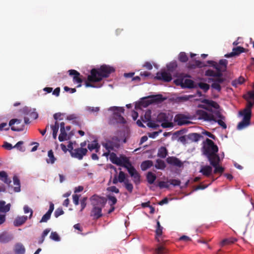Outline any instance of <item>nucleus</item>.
<instances>
[{
  "label": "nucleus",
  "mask_w": 254,
  "mask_h": 254,
  "mask_svg": "<svg viewBox=\"0 0 254 254\" xmlns=\"http://www.w3.org/2000/svg\"><path fill=\"white\" fill-rule=\"evenodd\" d=\"M168 120V117L167 114L164 113H160L157 117V121L160 123L167 122Z\"/></svg>",
  "instance_id": "35"
},
{
  "label": "nucleus",
  "mask_w": 254,
  "mask_h": 254,
  "mask_svg": "<svg viewBox=\"0 0 254 254\" xmlns=\"http://www.w3.org/2000/svg\"><path fill=\"white\" fill-rule=\"evenodd\" d=\"M179 60L182 63H186L188 61V57L185 52H181L179 55Z\"/></svg>",
  "instance_id": "46"
},
{
  "label": "nucleus",
  "mask_w": 254,
  "mask_h": 254,
  "mask_svg": "<svg viewBox=\"0 0 254 254\" xmlns=\"http://www.w3.org/2000/svg\"><path fill=\"white\" fill-rule=\"evenodd\" d=\"M64 213V212L62 208H57L55 212H54V215L55 217L58 218L60 215H63Z\"/></svg>",
  "instance_id": "54"
},
{
  "label": "nucleus",
  "mask_w": 254,
  "mask_h": 254,
  "mask_svg": "<svg viewBox=\"0 0 254 254\" xmlns=\"http://www.w3.org/2000/svg\"><path fill=\"white\" fill-rule=\"evenodd\" d=\"M61 133L59 136V140L62 142L64 140H67L70 139L71 135H67L65 129L60 130Z\"/></svg>",
  "instance_id": "23"
},
{
  "label": "nucleus",
  "mask_w": 254,
  "mask_h": 254,
  "mask_svg": "<svg viewBox=\"0 0 254 254\" xmlns=\"http://www.w3.org/2000/svg\"><path fill=\"white\" fill-rule=\"evenodd\" d=\"M188 137L192 141L197 142L202 138L203 136L197 133H191L189 134Z\"/></svg>",
  "instance_id": "31"
},
{
  "label": "nucleus",
  "mask_w": 254,
  "mask_h": 254,
  "mask_svg": "<svg viewBox=\"0 0 254 254\" xmlns=\"http://www.w3.org/2000/svg\"><path fill=\"white\" fill-rule=\"evenodd\" d=\"M5 202L3 200H1V213H6L10 210L11 204L10 203H8L5 204Z\"/></svg>",
  "instance_id": "30"
},
{
  "label": "nucleus",
  "mask_w": 254,
  "mask_h": 254,
  "mask_svg": "<svg viewBox=\"0 0 254 254\" xmlns=\"http://www.w3.org/2000/svg\"><path fill=\"white\" fill-rule=\"evenodd\" d=\"M114 114L115 118L118 120L119 122L123 124L126 123L125 119L123 116H121L120 113L118 112H115Z\"/></svg>",
  "instance_id": "47"
},
{
  "label": "nucleus",
  "mask_w": 254,
  "mask_h": 254,
  "mask_svg": "<svg viewBox=\"0 0 254 254\" xmlns=\"http://www.w3.org/2000/svg\"><path fill=\"white\" fill-rule=\"evenodd\" d=\"M203 143L202 150L204 155L207 156L211 153H218V147L212 140L206 138Z\"/></svg>",
  "instance_id": "5"
},
{
  "label": "nucleus",
  "mask_w": 254,
  "mask_h": 254,
  "mask_svg": "<svg viewBox=\"0 0 254 254\" xmlns=\"http://www.w3.org/2000/svg\"><path fill=\"white\" fill-rule=\"evenodd\" d=\"M150 100L148 101L149 102V104H151L153 103H160L164 101V98H163V96L161 94H158L156 95L152 96L150 97Z\"/></svg>",
  "instance_id": "24"
},
{
  "label": "nucleus",
  "mask_w": 254,
  "mask_h": 254,
  "mask_svg": "<svg viewBox=\"0 0 254 254\" xmlns=\"http://www.w3.org/2000/svg\"><path fill=\"white\" fill-rule=\"evenodd\" d=\"M120 161L121 164H119V166H121L125 168V166H128L131 163L129 160V159L126 156L122 155L120 157Z\"/></svg>",
  "instance_id": "28"
},
{
  "label": "nucleus",
  "mask_w": 254,
  "mask_h": 254,
  "mask_svg": "<svg viewBox=\"0 0 254 254\" xmlns=\"http://www.w3.org/2000/svg\"><path fill=\"white\" fill-rule=\"evenodd\" d=\"M2 147L8 150H10L14 148V146H12L11 144L6 141L4 142Z\"/></svg>",
  "instance_id": "62"
},
{
  "label": "nucleus",
  "mask_w": 254,
  "mask_h": 254,
  "mask_svg": "<svg viewBox=\"0 0 254 254\" xmlns=\"http://www.w3.org/2000/svg\"><path fill=\"white\" fill-rule=\"evenodd\" d=\"M25 249L24 246L21 243H17L15 246V254H24Z\"/></svg>",
  "instance_id": "27"
},
{
  "label": "nucleus",
  "mask_w": 254,
  "mask_h": 254,
  "mask_svg": "<svg viewBox=\"0 0 254 254\" xmlns=\"http://www.w3.org/2000/svg\"><path fill=\"white\" fill-rule=\"evenodd\" d=\"M183 81L184 78H179L175 80H174V83L177 86H181L182 88V86L183 85Z\"/></svg>",
  "instance_id": "58"
},
{
  "label": "nucleus",
  "mask_w": 254,
  "mask_h": 254,
  "mask_svg": "<svg viewBox=\"0 0 254 254\" xmlns=\"http://www.w3.org/2000/svg\"><path fill=\"white\" fill-rule=\"evenodd\" d=\"M155 79L159 80H162L164 82H170L172 80V77L170 73L164 70L158 72L156 73V76L155 77Z\"/></svg>",
  "instance_id": "11"
},
{
  "label": "nucleus",
  "mask_w": 254,
  "mask_h": 254,
  "mask_svg": "<svg viewBox=\"0 0 254 254\" xmlns=\"http://www.w3.org/2000/svg\"><path fill=\"white\" fill-rule=\"evenodd\" d=\"M23 144V142L22 141H18L15 145L14 146V148H17L18 150L21 151H24V149L21 146Z\"/></svg>",
  "instance_id": "61"
},
{
  "label": "nucleus",
  "mask_w": 254,
  "mask_h": 254,
  "mask_svg": "<svg viewBox=\"0 0 254 254\" xmlns=\"http://www.w3.org/2000/svg\"><path fill=\"white\" fill-rule=\"evenodd\" d=\"M167 68L169 71H172L177 66L176 63H171L167 65Z\"/></svg>",
  "instance_id": "59"
},
{
  "label": "nucleus",
  "mask_w": 254,
  "mask_h": 254,
  "mask_svg": "<svg viewBox=\"0 0 254 254\" xmlns=\"http://www.w3.org/2000/svg\"><path fill=\"white\" fill-rule=\"evenodd\" d=\"M219 65L220 66L222 69V73L225 71L227 68V65L228 64V61L226 59L220 60L219 62Z\"/></svg>",
  "instance_id": "42"
},
{
  "label": "nucleus",
  "mask_w": 254,
  "mask_h": 254,
  "mask_svg": "<svg viewBox=\"0 0 254 254\" xmlns=\"http://www.w3.org/2000/svg\"><path fill=\"white\" fill-rule=\"evenodd\" d=\"M115 70L113 67L103 64L99 68H93L91 70L90 75L87 77L88 80L90 82H99L103 78L109 77Z\"/></svg>",
  "instance_id": "2"
},
{
  "label": "nucleus",
  "mask_w": 254,
  "mask_h": 254,
  "mask_svg": "<svg viewBox=\"0 0 254 254\" xmlns=\"http://www.w3.org/2000/svg\"><path fill=\"white\" fill-rule=\"evenodd\" d=\"M1 181L6 185L8 191L9 192H18L20 191V182L17 176H14L13 177V185H14V187H13L11 185V180L10 178H8L7 173L4 171H1Z\"/></svg>",
  "instance_id": "3"
},
{
  "label": "nucleus",
  "mask_w": 254,
  "mask_h": 254,
  "mask_svg": "<svg viewBox=\"0 0 254 254\" xmlns=\"http://www.w3.org/2000/svg\"><path fill=\"white\" fill-rule=\"evenodd\" d=\"M246 50H247L244 48L238 46L234 48L231 53L225 55L224 57L229 58L234 56H239L240 54L246 52Z\"/></svg>",
  "instance_id": "14"
},
{
  "label": "nucleus",
  "mask_w": 254,
  "mask_h": 254,
  "mask_svg": "<svg viewBox=\"0 0 254 254\" xmlns=\"http://www.w3.org/2000/svg\"><path fill=\"white\" fill-rule=\"evenodd\" d=\"M222 73H220L218 71H214L212 69H207L205 72V75L207 76H211V77H219L222 76Z\"/></svg>",
  "instance_id": "26"
},
{
  "label": "nucleus",
  "mask_w": 254,
  "mask_h": 254,
  "mask_svg": "<svg viewBox=\"0 0 254 254\" xmlns=\"http://www.w3.org/2000/svg\"><path fill=\"white\" fill-rule=\"evenodd\" d=\"M199 87L200 88L202 89L204 92H206L210 88V86L209 84L203 82H199L197 85V87Z\"/></svg>",
  "instance_id": "45"
},
{
  "label": "nucleus",
  "mask_w": 254,
  "mask_h": 254,
  "mask_svg": "<svg viewBox=\"0 0 254 254\" xmlns=\"http://www.w3.org/2000/svg\"><path fill=\"white\" fill-rule=\"evenodd\" d=\"M88 148L90 151H92L93 149H96V151L100 148V145L96 141H94L93 143L88 144Z\"/></svg>",
  "instance_id": "41"
},
{
  "label": "nucleus",
  "mask_w": 254,
  "mask_h": 254,
  "mask_svg": "<svg viewBox=\"0 0 254 254\" xmlns=\"http://www.w3.org/2000/svg\"><path fill=\"white\" fill-rule=\"evenodd\" d=\"M168 155V151L166 147L164 146L160 147L158 150L157 156L161 158H165Z\"/></svg>",
  "instance_id": "22"
},
{
  "label": "nucleus",
  "mask_w": 254,
  "mask_h": 254,
  "mask_svg": "<svg viewBox=\"0 0 254 254\" xmlns=\"http://www.w3.org/2000/svg\"><path fill=\"white\" fill-rule=\"evenodd\" d=\"M237 240L234 238H230L228 239H225L223 240L220 245L221 247H224L225 245H228L234 243Z\"/></svg>",
  "instance_id": "33"
},
{
  "label": "nucleus",
  "mask_w": 254,
  "mask_h": 254,
  "mask_svg": "<svg viewBox=\"0 0 254 254\" xmlns=\"http://www.w3.org/2000/svg\"><path fill=\"white\" fill-rule=\"evenodd\" d=\"M206 66L205 64L200 61L196 60L194 62V64H191L189 63L188 65V67L191 69H194L196 67H202Z\"/></svg>",
  "instance_id": "25"
},
{
  "label": "nucleus",
  "mask_w": 254,
  "mask_h": 254,
  "mask_svg": "<svg viewBox=\"0 0 254 254\" xmlns=\"http://www.w3.org/2000/svg\"><path fill=\"white\" fill-rule=\"evenodd\" d=\"M207 63L210 64L215 69H216V71L222 73V69L221 68L220 66L219 65L218 63L213 61H208Z\"/></svg>",
  "instance_id": "40"
},
{
  "label": "nucleus",
  "mask_w": 254,
  "mask_h": 254,
  "mask_svg": "<svg viewBox=\"0 0 254 254\" xmlns=\"http://www.w3.org/2000/svg\"><path fill=\"white\" fill-rule=\"evenodd\" d=\"M48 156L49 159L46 160V162L48 164H54L56 160V158L54 156V152L52 150H50L48 152Z\"/></svg>",
  "instance_id": "34"
},
{
  "label": "nucleus",
  "mask_w": 254,
  "mask_h": 254,
  "mask_svg": "<svg viewBox=\"0 0 254 254\" xmlns=\"http://www.w3.org/2000/svg\"><path fill=\"white\" fill-rule=\"evenodd\" d=\"M13 239L12 235L6 231H4L1 234V243H7Z\"/></svg>",
  "instance_id": "18"
},
{
  "label": "nucleus",
  "mask_w": 254,
  "mask_h": 254,
  "mask_svg": "<svg viewBox=\"0 0 254 254\" xmlns=\"http://www.w3.org/2000/svg\"><path fill=\"white\" fill-rule=\"evenodd\" d=\"M51 127L53 130V136L54 139H56L57 133L59 128V124L56 121L54 125H52Z\"/></svg>",
  "instance_id": "38"
},
{
  "label": "nucleus",
  "mask_w": 254,
  "mask_h": 254,
  "mask_svg": "<svg viewBox=\"0 0 254 254\" xmlns=\"http://www.w3.org/2000/svg\"><path fill=\"white\" fill-rule=\"evenodd\" d=\"M166 162L171 165L178 167H181L183 165V163L179 159L174 156L168 157L166 159Z\"/></svg>",
  "instance_id": "16"
},
{
  "label": "nucleus",
  "mask_w": 254,
  "mask_h": 254,
  "mask_svg": "<svg viewBox=\"0 0 254 254\" xmlns=\"http://www.w3.org/2000/svg\"><path fill=\"white\" fill-rule=\"evenodd\" d=\"M125 188L130 192L131 193L133 190V187L131 183H130L128 179L126 180L124 183Z\"/></svg>",
  "instance_id": "44"
},
{
  "label": "nucleus",
  "mask_w": 254,
  "mask_h": 254,
  "mask_svg": "<svg viewBox=\"0 0 254 254\" xmlns=\"http://www.w3.org/2000/svg\"><path fill=\"white\" fill-rule=\"evenodd\" d=\"M146 179L148 183L149 184H152L154 183L155 180H156V176L151 172H149L147 174Z\"/></svg>",
  "instance_id": "37"
},
{
  "label": "nucleus",
  "mask_w": 254,
  "mask_h": 254,
  "mask_svg": "<svg viewBox=\"0 0 254 254\" xmlns=\"http://www.w3.org/2000/svg\"><path fill=\"white\" fill-rule=\"evenodd\" d=\"M107 198L109 200V204L110 205H114L117 202V199L115 196L111 195H108Z\"/></svg>",
  "instance_id": "49"
},
{
  "label": "nucleus",
  "mask_w": 254,
  "mask_h": 254,
  "mask_svg": "<svg viewBox=\"0 0 254 254\" xmlns=\"http://www.w3.org/2000/svg\"><path fill=\"white\" fill-rule=\"evenodd\" d=\"M72 157L77 158L78 160H82L84 156H85L88 152L86 148H77L71 151Z\"/></svg>",
  "instance_id": "9"
},
{
  "label": "nucleus",
  "mask_w": 254,
  "mask_h": 254,
  "mask_svg": "<svg viewBox=\"0 0 254 254\" xmlns=\"http://www.w3.org/2000/svg\"><path fill=\"white\" fill-rule=\"evenodd\" d=\"M107 190L112 192L118 193L120 192L119 190L115 186H111L107 188Z\"/></svg>",
  "instance_id": "57"
},
{
  "label": "nucleus",
  "mask_w": 254,
  "mask_h": 254,
  "mask_svg": "<svg viewBox=\"0 0 254 254\" xmlns=\"http://www.w3.org/2000/svg\"><path fill=\"white\" fill-rule=\"evenodd\" d=\"M168 250L163 245H158L155 250L156 254H165L168 253Z\"/></svg>",
  "instance_id": "39"
},
{
  "label": "nucleus",
  "mask_w": 254,
  "mask_h": 254,
  "mask_svg": "<svg viewBox=\"0 0 254 254\" xmlns=\"http://www.w3.org/2000/svg\"><path fill=\"white\" fill-rule=\"evenodd\" d=\"M196 88H197V84H195L193 80L189 79H184L182 88L191 89Z\"/></svg>",
  "instance_id": "19"
},
{
  "label": "nucleus",
  "mask_w": 254,
  "mask_h": 254,
  "mask_svg": "<svg viewBox=\"0 0 254 254\" xmlns=\"http://www.w3.org/2000/svg\"><path fill=\"white\" fill-rule=\"evenodd\" d=\"M151 111L148 110L146 111L144 114V118H142V121L143 122H149L151 120Z\"/></svg>",
  "instance_id": "51"
},
{
  "label": "nucleus",
  "mask_w": 254,
  "mask_h": 254,
  "mask_svg": "<svg viewBox=\"0 0 254 254\" xmlns=\"http://www.w3.org/2000/svg\"><path fill=\"white\" fill-rule=\"evenodd\" d=\"M50 238L53 240L58 241L60 240V237L56 232H52L50 235Z\"/></svg>",
  "instance_id": "55"
},
{
  "label": "nucleus",
  "mask_w": 254,
  "mask_h": 254,
  "mask_svg": "<svg viewBox=\"0 0 254 254\" xmlns=\"http://www.w3.org/2000/svg\"><path fill=\"white\" fill-rule=\"evenodd\" d=\"M212 171V167L210 166L206 165L202 166L199 172L206 177H209L211 174Z\"/></svg>",
  "instance_id": "20"
},
{
  "label": "nucleus",
  "mask_w": 254,
  "mask_h": 254,
  "mask_svg": "<svg viewBox=\"0 0 254 254\" xmlns=\"http://www.w3.org/2000/svg\"><path fill=\"white\" fill-rule=\"evenodd\" d=\"M31 111L32 110L27 107H25L21 110L22 112L26 115H29L30 113L31 112Z\"/></svg>",
  "instance_id": "64"
},
{
  "label": "nucleus",
  "mask_w": 254,
  "mask_h": 254,
  "mask_svg": "<svg viewBox=\"0 0 254 254\" xmlns=\"http://www.w3.org/2000/svg\"><path fill=\"white\" fill-rule=\"evenodd\" d=\"M241 115L244 116V117L242 121L240 122L237 126V128L238 130H242L247 127L248 126L250 125L251 122V116H248L245 114Z\"/></svg>",
  "instance_id": "12"
},
{
  "label": "nucleus",
  "mask_w": 254,
  "mask_h": 254,
  "mask_svg": "<svg viewBox=\"0 0 254 254\" xmlns=\"http://www.w3.org/2000/svg\"><path fill=\"white\" fill-rule=\"evenodd\" d=\"M87 110L91 113L98 112L100 110L99 107H87L86 108Z\"/></svg>",
  "instance_id": "60"
},
{
  "label": "nucleus",
  "mask_w": 254,
  "mask_h": 254,
  "mask_svg": "<svg viewBox=\"0 0 254 254\" xmlns=\"http://www.w3.org/2000/svg\"><path fill=\"white\" fill-rule=\"evenodd\" d=\"M247 104L246 107L244 109L243 112H240V114H245L248 116H251L252 115V108L254 105V102L251 101H247Z\"/></svg>",
  "instance_id": "17"
},
{
  "label": "nucleus",
  "mask_w": 254,
  "mask_h": 254,
  "mask_svg": "<svg viewBox=\"0 0 254 254\" xmlns=\"http://www.w3.org/2000/svg\"><path fill=\"white\" fill-rule=\"evenodd\" d=\"M9 127L13 131H21L24 129L25 125L22 123L21 120L13 119L9 121L8 126L6 129H9Z\"/></svg>",
  "instance_id": "7"
},
{
  "label": "nucleus",
  "mask_w": 254,
  "mask_h": 254,
  "mask_svg": "<svg viewBox=\"0 0 254 254\" xmlns=\"http://www.w3.org/2000/svg\"><path fill=\"white\" fill-rule=\"evenodd\" d=\"M166 164L163 160L161 159H157L156 161V164H155V167L158 169L163 170L166 167Z\"/></svg>",
  "instance_id": "36"
},
{
  "label": "nucleus",
  "mask_w": 254,
  "mask_h": 254,
  "mask_svg": "<svg viewBox=\"0 0 254 254\" xmlns=\"http://www.w3.org/2000/svg\"><path fill=\"white\" fill-rule=\"evenodd\" d=\"M211 87L216 89L218 92H220L221 90V87L220 85L218 83H215V82L211 84Z\"/></svg>",
  "instance_id": "63"
},
{
  "label": "nucleus",
  "mask_w": 254,
  "mask_h": 254,
  "mask_svg": "<svg viewBox=\"0 0 254 254\" xmlns=\"http://www.w3.org/2000/svg\"><path fill=\"white\" fill-rule=\"evenodd\" d=\"M197 115L198 116L199 119H202L206 121H214L217 122L218 125L223 129L227 128L226 124L222 121V119L216 120L214 116L212 114H209L203 110H197L196 112Z\"/></svg>",
  "instance_id": "4"
},
{
  "label": "nucleus",
  "mask_w": 254,
  "mask_h": 254,
  "mask_svg": "<svg viewBox=\"0 0 254 254\" xmlns=\"http://www.w3.org/2000/svg\"><path fill=\"white\" fill-rule=\"evenodd\" d=\"M201 102L208 105L207 107H204V108L210 112H212V108L215 109H218L220 107L219 104L217 102L212 100L203 99Z\"/></svg>",
  "instance_id": "15"
},
{
  "label": "nucleus",
  "mask_w": 254,
  "mask_h": 254,
  "mask_svg": "<svg viewBox=\"0 0 254 254\" xmlns=\"http://www.w3.org/2000/svg\"><path fill=\"white\" fill-rule=\"evenodd\" d=\"M214 168V174H222L224 171V168L219 166V165H216L215 167H213Z\"/></svg>",
  "instance_id": "50"
},
{
  "label": "nucleus",
  "mask_w": 254,
  "mask_h": 254,
  "mask_svg": "<svg viewBox=\"0 0 254 254\" xmlns=\"http://www.w3.org/2000/svg\"><path fill=\"white\" fill-rule=\"evenodd\" d=\"M125 168L127 169L129 174L132 178L134 184L136 185L139 184L140 183V175L132 164H131L128 166H125Z\"/></svg>",
  "instance_id": "8"
},
{
  "label": "nucleus",
  "mask_w": 254,
  "mask_h": 254,
  "mask_svg": "<svg viewBox=\"0 0 254 254\" xmlns=\"http://www.w3.org/2000/svg\"><path fill=\"white\" fill-rule=\"evenodd\" d=\"M51 214L46 212L45 214H44L42 217L40 221V223L47 222L48 220L50 219Z\"/></svg>",
  "instance_id": "52"
},
{
  "label": "nucleus",
  "mask_w": 254,
  "mask_h": 254,
  "mask_svg": "<svg viewBox=\"0 0 254 254\" xmlns=\"http://www.w3.org/2000/svg\"><path fill=\"white\" fill-rule=\"evenodd\" d=\"M111 161L115 164H116L118 165L119 164H121L120 161V157H118L116 154L112 152L110 154V157Z\"/></svg>",
  "instance_id": "32"
},
{
  "label": "nucleus",
  "mask_w": 254,
  "mask_h": 254,
  "mask_svg": "<svg viewBox=\"0 0 254 254\" xmlns=\"http://www.w3.org/2000/svg\"><path fill=\"white\" fill-rule=\"evenodd\" d=\"M103 146L108 150V152L105 153L106 155H108L111 150H114L115 149L119 148L120 139L118 137L114 136L112 140H108L106 143L103 144Z\"/></svg>",
  "instance_id": "6"
},
{
  "label": "nucleus",
  "mask_w": 254,
  "mask_h": 254,
  "mask_svg": "<svg viewBox=\"0 0 254 254\" xmlns=\"http://www.w3.org/2000/svg\"><path fill=\"white\" fill-rule=\"evenodd\" d=\"M68 72L69 75L73 76V82L78 84L77 87H81L83 80L82 79V76L80 75V73L74 69H70Z\"/></svg>",
  "instance_id": "10"
},
{
  "label": "nucleus",
  "mask_w": 254,
  "mask_h": 254,
  "mask_svg": "<svg viewBox=\"0 0 254 254\" xmlns=\"http://www.w3.org/2000/svg\"><path fill=\"white\" fill-rule=\"evenodd\" d=\"M206 156L212 166L215 167L216 165L219 164L220 158L217 153H211Z\"/></svg>",
  "instance_id": "13"
},
{
  "label": "nucleus",
  "mask_w": 254,
  "mask_h": 254,
  "mask_svg": "<svg viewBox=\"0 0 254 254\" xmlns=\"http://www.w3.org/2000/svg\"><path fill=\"white\" fill-rule=\"evenodd\" d=\"M169 182L168 181L167 182L164 181H160L158 183V186L161 188H168L169 187V185L168 184Z\"/></svg>",
  "instance_id": "56"
},
{
  "label": "nucleus",
  "mask_w": 254,
  "mask_h": 254,
  "mask_svg": "<svg viewBox=\"0 0 254 254\" xmlns=\"http://www.w3.org/2000/svg\"><path fill=\"white\" fill-rule=\"evenodd\" d=\"M27 219L26 216H18L15 219L13 224L16 227H19L24 224Z\"/></svg>",
  "instance_id": "21"
},
{
  "label": "nucleus",
  "mask_w": 254,
  "mask_h": 254,
  "mask_svg": "<svg viewBox=\"0 0 254 254\" xmlns=\"http://www.w3.org/2000/svg\"><path fill=\"white\" fill-rule=\"evenodd\" d=\"M153 162L151 160H146L142 162L140 167L142 171H145L153 166Z\"/></svg>",
  "instance_id": "29"
},
{
  "label": "nucleus",
  "mask_w": 254,
  "mask_h": 254,
  "mask_svg": "<svg viewBox=\"0 0 254 254\" xmlns=\"http://www.w3.org/2000/svg\"><path fill=\"white\" fill-rule=\"evenodd\" d=\"M168 182L174 186H178L181 184V181L177 179H170L168 181Z\"/></svg>",
  "instance_id": "53"
},
{
  "label": "nucleus",
  "mask_w": 254,
  "mask_h": 254,
  "mask_svg": "<svg viewBox=\"0 0 254 254\" xmlns=\"http://www.w3.org/2000/svg\"><path fill=\"white\" fill-rule=\"evenodd\" d=\"M126 174L125 173L121 171L119 173V175H118V179H119V182L120 183H125V182H126V180L127 179H126Z\"/></svg>",
  "instance_id": "48"
},
{
  "label": "nucleus",
  "mask_w": 254,
  "mask_h": 254,
  "mask_svg": "<svg viewBox=\"0 0 254 254\" xmlns=\"http://www.w3.org/2000/svg\"><path fill=\"white\" fill-rule=\"evenodd\" d=\"M90 200L92 206L90 216L93 220H97L103 216L102 209L105 207L107 200L104 197L94 194Z\"/></svg>",
  "instance_id": "1"
},
{
  "label": "nucleus",
  "mask_w": 254,
  "mask_h": 254,
  "mask_svg": "<svg viewBox=\"0 0 254 254\" xmlns=\"http://www.w3.org/2000/svg\"><path fill=\"white\" fill-rule=\"evenodd\" d=\"M245 81V78L242 76H240L238 79L233 80L232 85L234 87H237L238 85L243 84Z\"/></svg>",
  "instance_id": "43"
}]
</instances>
